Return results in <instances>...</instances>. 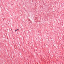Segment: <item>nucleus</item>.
<instances>
[{
  "label": "nucleus",
  "instance_id": "nucleus-1",
  "mask_svg": "<svg viewBox=\"0 0 64 64\" xmlns=\"http://www.w3.org/2000/svg\"><path fill=\"white\" fill-rule=\"evenodd\" d=\"M16 31H17V30H15V32H16Z\"/></svg>",
  "mask_w": 64,
  "mask_h": 64
},
{
  "label": "nucleus",
  "instance_id": "nucleus-2",
  "mask_svg": "<svg viewBox=\"0 0 64 64\" xmlns=\"http://www.w3.org/2000/svg\"><path fill=\"white\" fill-rule=\"evenodd\" d=\"M19 30V29H17V30Z\"/></svg>",
  "mask_w": 64,
  "mask_h": 64
}]
</instances>
